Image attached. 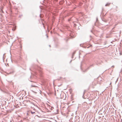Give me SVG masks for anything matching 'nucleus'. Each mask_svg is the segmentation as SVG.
Listing matches in <instances>:
<instances>
[{
  "mask_svg": "<svg viewBox=\"0 0 122 122\" xmlns=\"http://www.w3.org/2000/svg\"><path fill=\"white\" fill-rule=\"evenodd\" d=\"M5 54H4L3 55V58H4V55H5ZM3 59H4V58H3Z\"/></svg>",
  "mask_w": 122,
  "mask_h": 122,
  "instance_id": "9d476101",
  "label": "nucleus"
},
{
  "mask_svg": "<svg viewBox=\"0 0 122 122\" xmlns=\"http://www.w3.org/2000/svg\"><path fill=\"white\" fill-rule=\"evenodd\" d=\"M27 102L29 103V106L31 108L33 109H34L35 108H34V106H35V105L34 103L29 101H27Z\"/></svg>",
  "mask_w": 122,
  "mask_h": 122,
  "instance_id": "f257e3e1",
  "label": "nucleus"
},
{
  "mask_svg": "<svg viewBox=\"0 0 122 122\" xmlns=\"http://www.w3.org/2000/svg\"><path fill=\"white\" fill-rule=\"evenodd\" d=\"M91 32H92V30H91Z\"/></svg>",
  "mask_w": 122,
  "mask_h": 122,
  "instance_id": "2eb2a0df",
  "label": "nucleus"
},
{
  "mask_svg": "<svg viewBox=\"0 0 122 122\" xmlns=\"http://www.w3.org/2000/svg\"><path fill=\"white\" fill-rule=\"evenodd\" d=\"M75 53H76V51H75L72 54V58L73 57V56L74 55H75Z\"/></svg>",
  "mask_w": 122,
  "mask_h": 122,
  "instance_id": "39448f33",
  "label": "nucleus"
},
{
  "mask_svg": "<svg viewBox=\"0 0 122 122\" xmlns=\"http://www.w3.org/2000/svg\"><path fill=\"white\" fill-rule=\"evenodd\" d=\"M2 122H3L2 121Z\"/></svg>",
  "mask_w": 122,
  "mask_h": 122,
  "instance_id": "6ab92c4d",
  "label": "nucleus"
},
{
  "mask_svg": "<svg viewBox=\"0 0 122 122\" xmlns=\"http://www.w3.org/2000/svg\"><path fill=\"white\" fill-rule=\"evenodd\" d=\"M89 67H88V68L85 71H87V70H88V69H89Z\"/></svg>",
  "mask_w": 122,
  "mask_h": 122,
  "instance_id": "1a4fd4ad",
  "label": "nucleus"
},
{
  "mask_svg": "<svg viewBox=\"0 0 122 122\" xmlns=\"http://www.w3.org/2000/svg\"><path fill=\"white\" fill-rule=\"evenodd\" d=\"M31 86L32 87H37V86L34 85L33 84H32L31 85Z\"/></svg>",
  "mask_w": 122,
  "mask_h": 122,
  "instance_id": "7ed1b4c3",
  "label": "nucleus"
},
{
  "mask_svg": "<svg viewBox=\"0 0 122 122\" xmlns=\"http://www.w3.org/2000/svg\"><path fill=\"white\" fill-rule=\"evenodd\" d=\"M111 43H112V42H111Z\"/></svg>",
  "mask_w": 122,
  "mask_h": 122,
  "instance_id": "a211bd4d",
  "label": "nucleus"
},
{
  "mask_svg": "<svg viewBox=\"0 0 122 122\" xmlns=\"http://www.w3.org/2000/svg\"><path fill=\"white\" fill-rule=\"evenodd\" d=\"M92 46V45H91V46H88V47H87V48H89L90 47V46Z\"/></svg>",
  "mask_w": 122,
  "mask_h": 122,
  "instance_id": "6e6552de",
  "label": "nucleus"
},
{
  "mask_svg": "<svg viewBox=\"0 0 122 122\" xmlns=\"http://www.w3.org/2000/svg\"><path fill=\"white\" fill-rule=\"evenodd\" d=\"M120 54L121 55H122V53H121V52H120Z\"/></svg>",
  "mask_w": 122,
  "mask_h": 122,
  "instance_id": "f8f14e48",
  "label": "nucleus"
},
{
  "mask_svg": "<svg viewBox=\"0 0 122 122\" xmlns=\"http://www.w3.org/2000/svg\"><path fill=\"white\" fill-rule=\"evenodd\" d=\"M75 53H76V51H75L72 54V58L73 57V56L74 55H75Z\"/></svg>",
  "mask_w": 122,
  "mask_h": 122,
  "instance_id": "423d86ee",
  "label": "nucleus"
},
{
  "mask_svg": "<svg viewBox=\"0 0 122 122\" xmlns=\"http://www.w3.org/2000/svg\"><path fill=\"white\" fill-rule=\"evenodd\" d=\"M81 44H80V46H81Z\"/></svg>",
  "mask_w": 122,
  "mask_h": 122,
  "instance_id": "f3484780",
  "label": "nucleus"
},
{
  "mask_svg": "<svg viewBox=\"0 0 122 122\" xmlns=\"http://www.w3.org/2000/svg\"><path fill=\"white\" fill-rule=\"evenodd\" d=\"M47 37H48V36L47 35Z\"/></svg>",
  "mask_w": 122,
  "mask_h": 122,
  "instance_id": "4468645a",
  "label": "nucleus"
},
{
  "mask_svg": "<svg viewBox=\"0 0 122 122\" xmlns=\"http://www.w3.org/2000/svg\"><path fill=\"white\" fill-rule=\"evenodd\" d=\"M110 4V3H109V4H106L105 5V6H107L109 4Z\"/></svg>",
  "mask_w": 122,
  "mask_h": 122,
  "instance_id": "0eeeda50",
  "label": "nucleus"
},
{
  "mask_svg": "<svg viewBox=\"0 0 122 122\" xmlns=\"http://www.w3.org/2000/svg\"><path fill=\"white\" fill-rule=\"evenodd\" d=\"M37 69L40 72V73L41 75V76H42L41 75L42 74V72L41 71V68L39 67L38 66V68Z\"/></svg>",
  "mask_w": 122,
  "mask_h": 122,
  "instance_id": "f03ea898",
  "label": "nucleus"
},
{
  "mask_svg": "<svg viewBox=\"0 0 122 122\" xmlns=\"http://www.w3.org/2000/svg\"><path fill=\"white\" fill-rule=\"evenodd\" d=\"M30 112L32 114H33L35 113V112H33L31 111H30Z\"/></svg>",
  "mask_w": 122,
  "mask_h": 122,
  "instance_id": "20e7f679",
  "label": "nucleus"
},
{
  "mask_svg": "<svg viewBox=\"0 0 122 122\" xmlns=\"http://www.w3.org/2000/svg\"><path fill=\"white\" fill-rule=\"evenodd\" d=\"M114 66H112V68H114Z\"/></svg>",
  "mask_w": 122,
  "mask_h": 122,
  "instance_id": "9b49d317",
  "label": "nucleus"
},
{
  "mask_svg": "<svg viewBox=\"0 0 122 122\" xmlns=\"http://www.w3.org/2000/svg\"><path fill=\"white\" fill-rule=\"evenodd\" d=\"M93 66V65H91L90 66Z\"/></svg>",
  "mask_w": 122,
  "mask_h": 122,
  "instance_id": "ddd939ff",
  "label": "nucleus"
},
{
  "mask_svg": "<svg viewBox=\"0 0 122 122\" xmlns=\"http://www.w3.org/2000/svg\"><path fill=\"white\" fill-rule=\"evenodd\" d=\"M49 46L50 47V46H51L50 45Z\"/></svg>",
  "mask_w": 122,
  "mask_h": 122,
  "instance_id": "dca6fc26",
  "label": "nucleus"
}]
</instances>
